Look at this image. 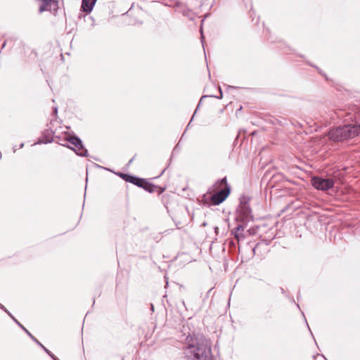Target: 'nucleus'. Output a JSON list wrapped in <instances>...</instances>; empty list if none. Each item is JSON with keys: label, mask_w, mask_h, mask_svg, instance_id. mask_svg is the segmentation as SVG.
<instances>
[{"label": "nucleus", "mask_w": 360, "mask_h": 360, "mask_svg": "<svg viewBox=\"0 0 360 360\" xmlns=\"http://www.w3.org/2000/svg\"><path fill=\"white\" fill-rule=\"evenodd\" d=\"M180 342L187 345L184 352L186 360H213L210 340L188 326H183Z\"/></svg>", "instance_id": "f257e3e1"}, {"label": "nucleus", "mask_w": 360, "mask_h": 360, "mask_svg": "<svg viewBox=\"0 0 360 360\" xmlns=\"http://www.w3.org/2000/svg\"><path fill=\"white\" fill-rule=\"evenodd\" d=\"M360 134V124H347L330 129L328 137L335 142L352 139Z\"/></svg>", "instance_id": "f03ea898"}, {"label": "nucleus", "mask_w": 360, "mask_h": 360, "mask_svg": "<svg viewBox=\"0 0 360 360\" xmlns=\"http://www.w3.org/2000/svg\"><path fill=\"white\" fill-rule=\"evenodd\" d=\"M216 185H217V188L222 186H225L224 188L220 189L211 195V201L214 205H217L223 202L229 195L231 192V187L228 184L226 177H224L218 180L216 182Z\"/></svg>", "instance_id": "7ed1b4c3"}, {"label": "nucleus", "mask_w": 360, "mask_h": 360, "mask_svg": "<svg viewBox=\"0 0 360 360\" xmlns=\"http://www.w3.org/2000/svg\"><path fill=\"white\" fill-rule=\"evenodd\" d=\"M249 201L250 198L248 196L243 195L240 198V205L237 210L238 219L243 224H246L253 219Z\"/></svg>", "instance_id": "20e7f679"}, {"label": "nucleus", "mask_w": 360, "mask_h": 360, "mask_svg": "<svg viewBox=\"0 0 360 360\" xmlns=\"http://www.w3.org/2000/svg\"><path fill=\"white\" fill-rule=\"evenodd\" d=\"M65 140L73 145L75 148L68 145L65 146L75 151L77 155L81 157L89 156L88 150L85 148L82 139L78 136L75 134L69 135L66 136Z\"/></svg>", "instance_id": "39448f33"}, {"label": "nucleus", "mask_w": 360, "mask_h": 360, "mask_svg": "<svg viewBox=\"0 0 360 360\" xmlns=\"http://www.w3.org/2000/svg\"><path fill=\"white\" fill-rule=\"evenodd\" d=\"M167 324L176 330V335L180 341L181 331L182 330L183 326H188L190 328L191 326L188 321H185L180 314H176L171 319H167Z\"/></svg>", "instance_id": "423d86ee"}, {"label": "nucleus", "mask_w": 360, "mask_h": 360, "mask_svg": "<svg viewBox=\"0 0 360 360\" xmlns=\"http://www.w3.org/2000/svg\"><path fill=\"white\" fill-rule=\"evenodd\" d=\"M311 185L318 190L327 191L334 186V180L331 178L314 176L311 178Z\"/></svg>", "instance_id": "0eeeda50"}, {"label": "nucleus", "mask_w": 360, "mask_h": 360, "mask_svg": "<svg viewBox=\"0 0 360 360\" xmlns=\"http://www.w3.org/2000/svg\"><path fill=\"white\" fill-rule=\"evenodd\" d=\"M11 319L12 320L22 329L23 330L26 334L39 346H40L46 354L53 359V360H60L57 356H56L50 350L46 348L34 336H33L13 315L7 309V311H5Z\"/></svg>", "instance_id": "6e6552de"}, {"label": "nucleus", "mask_w": 360, "mask_h": 360, "mask_svg": "<svg viewBox=\"0 0 360 360\" xmlns=\"http://www.w3.org/2000/svg\"><path fill=\"white\" fill-rule=\"evenodd\" d=\"M42 4L39 8V13H41L44 11H50L56 13L58 8V2L57 0H41Z\"/></svg>", "instance_id": "1a4fd4ad"}, {"label": "nucleus", "mask_w": 360, "mask_h": 360, "mask_svg": "<svg viewBox=\"0 0 360 360\" xmlns=\"http://www.w3.org/2000/svg\"><path fill=\"white\" fill-rule=\"evenodd\" d=\"M175 12L181 13L183 15L187 17L190 20L193 19V13L192 11L187 8L185 5H184L181 2H176L173 6Z\"/></svg>", "instance_id": "9d476101"}, {"label": "nucleus", "mask_w": 360, "mask_h": 360, "mask_svg": "<svg viewBox=\"0 0 360 360\" xmlns=\"http://www.w3.org/2000/svg\"><path fill=\"white\" fill-rule=\"evenodd\" d=\"M97 0H82L81 11L86 13H90Z\"/></svg>", "instance_id": "9b49d317"}, {"label": "nucleus", "mask_w": 360, "mask_h": 360, "mask_svg": "<svg viewBox=\"0 0 360 360\" xmlns=\"http://www.w3.org/2000/svg\"><path fill=\"white\" fill-rule=\"evenodd\" d=\"M245 229L243 224H238L237 226L232 231V233L234 235V237L239 241L240 239L244 238V235L243 231Z\"/></svg>", "instance_id": "f8f14e48"}, {"label": "nucleus", "mask_w": 360, "mask_h": 360, "mask_svg": "<svg viewBox=\"0 0 360 360\" xmlns=\"http://www.w3.org/2000/svg\"><path fill=\"white\" fill-rule=\"evenodd\" d=\"M155 188H157L155 185L148 182L146 179L143 183V187H142L143 189H144L146 191L150 193H153Z\"/></svg>", "instance_id": "ddd939ff"}, {"label": "nucleus", "mask_w": 360, "mask_h": 360, "mask_svg": "<svg viewBox=\"0 0 360 360\" xmlns=\"http://www.w3.org/2000/svg\"><path fill=\"white\" fill-rule=\"evenodd\" d=\"M84 21L87 23L90 24V26L91 27L95 26V20L94 18L89 15V13H86L84 15Z\"/></svg>", "instance_id": "4468645a"}, {"label": "nucleus", "mask_w": 360, "mask_h": 360, "mask_svg": "<svg viewBox=\"0 0 360 360\" xmlns=\"http://www.w3.org/2000/svg\"><path fill=\"white\" fill-rule=\"evenodd\" d=\"M145 180H146L145 179H142V178L136 176V179H134L133 184L138 187L142 188V187H143V183H144Z\"/></svg>", "instance_id": "2eb2a0df"}, {"label": "nucleus", "mask_w": 360, "mask_h": 360, "mask_svg": "<svg viewBox=\"0 0 360 360\" xmlns=\"http://www.w3.org/2000/svg\"><path fill=\"white\" fill-rule=\"evenodd\" d=\"M134 179H136V176L128 174L124 179L125 181L133 184Z\"/></svg>", "instance_id": "dca6fc26"}, {"label": "nucleus", "mask_w": 360, "mask_h": 360, "mask_svg": "<svg viewBox=\"0 0 360 360\" xmlns=\"http://www.w3.org/2000/svg\"><path fill=\"white\" fill-rule=\"evenodd\" d=\"M115 174L124 180L125 179L126 176H127V174H125V173L120 172H115Z\"/></svg>", "instance_id": "f3484780"}, {"label": "nucleus", "mask_w": 360, "mask_h": 360, "mask_svg": "<svg viewBox=\"0 0 360 360\" xmlns=\"http://www.w3.org/2000/svg\"><path fill=\"white\" fill-rule=\"evenodd\" d=\"M52 141H53V139H47L46 141H44V143H51ZM43 143V142H42L41 141H39L38 143H36L35 144H37V143Z\"/></svg>", "instance_id": "a211bd4d"}, {"label": "nucleus", "mask_w": 360, "mask_h": 360, "mask_svg": "<svg viewBox=\"0 0 360 360\" xmlns=\"http://www.w3.org/2000/svg\"><path fill=\"white\" fill-rule=\"evenodd\" d=\"M206 97H207V96H202V97H201L200 101V103H198V107H197V108L195 109V111L194 114H195V113L196 112V111L198 110V108H199V106H200V103H201L202 100L203 98H206Z\"/></svg>", "instance_id": "6ab92c4d"}, {"label": "nucleus", "mask_w": 360, "mask_h": 360, "mask_svg": "<svg viewBox=\"0 0 360 360\" xmlns=\"http://www.w3.org/2000/svg\"><path fill=\"white\" fill-rule=\"evenodd\" d=\"M214 97L217 98H221L223 97V93H222L221 88H219V96H214Z\"/></svg>", "instance_id": "aec40b11"}, {"label": "nucleus", "mask_w": 360, "mask_h": 360, "mask_svg": "<svg viewBox=\"0 0 360 360\" xmlns=\"http://www.w3.org/2000/svg\"><path fill=\"white\" fill-rule=\"evenodd\" d=\"M160 190H159V194L163 193L165 191V188H162V187H158Z\"/></svg>", "instance_id": "412c9836"}, {"label": "nucleus", "mask_w": 360, "mask_h": 360, "mask_svg": "<svg viewBox=\"0 0 360 360\" xmlns=\"http://www.w3.org/2000/svg\"><path fill=\"white\" fill-rule=\"evenodd\" d=\"M0 309H2L4 311H7V309L0 303Z\"/></svg>", "instance_id": "4be33fe9"}, {"label": "nucleus", "mask_w": 360, "mask_h": 360, "mask_svg": "<svg viewBox=\"0 0 360 360\" xmlns=\"http://www.w3.org/2000/svg\"><path fill=\"white\" fill-rule=\"evenodd\" d=\"M134 158H135V157H133L132 158H131V159L129 160V162H128V164H127V165H128V166H129L130 164H131V163H132V162H133V161H134Z\"/></svg>", "instance_id": "5701e85b"}, {"label": "nucleus", "mask_w": 360, "mask_h": 360, "mask_svg": "<svg viewBox=\"0 0 360 360\" xmlns=\"http://www.w3.org/2000/svg\"><path fill=\"white\" fill-rule=\"evenodd\" d=\"M258 245V244H257L252 249V251L253 252V255H255V250H256V248L257 246Z\"/></svg>", "instance_id": "b1692460"}, {"label": "nucleus", "mask_w": 360, "mask_h": 360, "mask_svg": "<svg viewBox=\"0 0 360 360\" xmlns=\"http://www.w3.org/2000/svg\"><path fill=\"white\" fill-rule=\"evenodd\" d=\"M214 231H215L216 234H218L219 228L217 226L214 227Z\"/></svg>", "instance_id": "393cba45"}, {"label": "nucleus", "mask_w": 360, "mask_h": 360, "mask_svg": "<svg viewBox=\"0 0 360 360\" xmlns=\"http://www.w3.org/2000/svg\"><path fill=\"white\" fill-rule=\"evenodd\" d=\"M53 110H54V112L56 114V113H57V112H58V108H57V107H55V108H54V109H53Z\"/></svg>", "instance_id": "a878e982"}, {"label": "nucleus", "mask_w": 360, "mask_h": 360, "mask_svg": "<svg viewBox=\"0 0 360 360\" xmlns=\"http://www.w3.org/2000/svg\"><path fill=\"white\" fill-rule=\"evenodd\" d=\"M24 147V143H20V148H22Z\"/></svg>", "instance_id": "bb28decb"}, {"label": "nucleus", "mask_w": 360, "mask_h": 360, "mask_svg": "<svg viewBox=\"0 0 360 360\" xmlns=\"http://www.w3.org/2000/svg\"><path fill=\"white\" fill-rule=\"evenodd\" d=\"M192 120H193V118L191 120V121H190V122H191ZM190 124H191V122H189V123L188 124V125H187V128L190 126Z\"/></svg>", "instance_id": "cd10ccee"}, {"label": "nucleus", "mask_w": 360, "mask_h": 360, "mask_svg": "<svg viewBox=\"0 0 360 360\" xmlns=\"http://www.w3.org/2000/svg\"><path fill=\"white\" fill-rule=\"evenodd\" d=\"M13 149V152L15 153L16 151V147L14 146Z\"/></svg>", "instance_id": "c85d7f7f"}, {"label": "nucleus", "mask_w": 360, "mask_h": 360, "mask_svg": "<svg viewBox=\"0 0 360 360\" xmlns=\"http://www.w3.org/2000/svg\"><path fill=\"white\" fill-rule=\"evenodd\" d=\"M5 46H6V42H4V43L3 44V45H2V49H3V48H4V47H5Z\"/></svg>", "instance_id": "c756f323"}, {"label": "nucleus", "mask_w": 360, "mask_h": 360, "mask_svg": "<svg viewBox=\"0 0 360 360\" xmlns=\"http://www.w3.org/2000/svg\"><path fill=\"white\" fill-rule=\"evenodd\" d=\"M319 72L320 74L323 75V74L322 73V71L321 70L319 69Z\"/></svg>", "instance_id": "7c9ffc66"}, {"label": "nucleus", "mask_w": 360, "mask_h": 360, "mask_svg": "<svg viewBox=\"0 0 360 360\" xmlns=\"http://www.w3.org/2000/svg\"><path fill=\"white\" fill-rule=\"evenodd\" d=\"M321 356H322L323 358H324L326 360H327V359H326V358L324 356V355H321Z\"/></svg>", "instance_id": "2f4dec72"}, {"label": "nucleus", "mask_w": 360, "mask_h": 360, "mask_svg": "<svg viewBox=\"0 0 360 360\" xmlns=\"http://www.w3.org/2000/svg\"><path fill=\"white\" fill-rule=\"evenodd\" d=\"M229 88H234L233 86H228Z\"/></svg>", "instance_id": "473e14b6"}, {"label": "nucleus", "mask_w": 360, "mask_h": 360, "mask_svg": "<svg viewBox=\"0 0 360 360\" xmlns=\"http://www.w3.org/2000/svg\"><path fill=\"white\" fill-rule=\"evenodd\" d=\"M103 168L105 169V170H108V168H105V167H103ZM109 171H110V170L109 169Z\"/></svg>", "instance_id": "72a5a7b5"}, {"label": "nucleus", "mask_w": 360, "mask_h": 360, "mask_svg": "<svg viewBox=\"0 0 360 360\" xmlns=\"http://www.w3.org/2000/svg\"><path fill=\"white\" fill-rule=\"evenodd\" d=\"M318 355H319V354H317L316 356H313V357H314V359H315V358H316V356H318Z\"/></svg>", "instance_id": "f704fd0d"}, {"label": "nucleus", "mask_w": 360, "mask_h": 360, "mask_svg": "<svg viewBox=\"0 0 360 360\" xmlns=\"http://www.w3.org/2000/svg\"><path fill=\"white\" fill-rule=\"evenodd\" d=\"M1 158V152L0 151V159Z\"/></svg>", "instance_id": "c9c22d12"}]
</instances>
